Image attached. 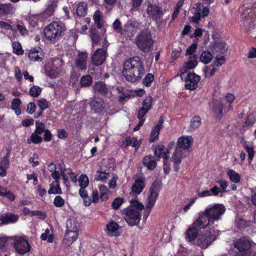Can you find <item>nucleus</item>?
Instances as JSON below:
<instances>
[{
    "mask_svg": "<svg viewBox=\"0 0 256 256\" xmlns=\"http://www.w3.org/2000/svg\"><path fill=\"white\" fill-rule=\"evenodd\" d=\"M225 210V207L222 204L209 205L204 211L198 214V218L196 220L195 224L200 228H206L214 222L220 220Z\"/></svg>",
    "mask_w": 256,
    "mask_h": 256,
    "instance_id": "obj_1",
    "label": "nucleus"
},
{
    "mask_svg": "<svg viewBox=\"0 0 256 256\" xmlns=\"http://www.w3.org/2000/svg\"><path fill=\"white\" fill-rule=\"evenodd\" d=\"M144 72L143 62L140 58L134 56L126 60L124 64L122 74L126 80L130 82L140 80Z\"/></svg>",
    "mask_w": 256,
    "mask_h": 256,
    "instance_id": "obj_2",
    "label": "nucleus"
},
{
    "mask_svg": "<svg viewBox=\"0 0 256 256\" xmlns=\"http://www.w3.org/2000/svg\"><path fill=\"white\" fill-rule=\"evenodd\" d=\"M161 186L162 182L158 180H156L152 184L150 188L149 194L146 200V209L144 210V219H146L150 212L151 209L154 206Z\"/></svg>",
    "mask_w": 256,
    "mask_h": 256,
    "instance_id": "obj_3",
    "label": "nucleus"
},
{
    "mask_svg": "<svg viewBox=\"0 0 256 256\" xmlns=\"http://www.w3.org/2000/svg\"><path fill=\"white\" fill-rule=\"evenodd\" d=\"M136 42L137 46L144 52H148L153 47L154 40L150 32L148 30L141 32L136 36Z\"/></svg>",
    "mask_w": 256,
    "mask_h": 256,
    "instance_id": "obj_4",
    "label": "nucleus"
},
{
    "mask_svg": "<svg viewBox=\"0 0 256 256\" xmlns=\"http://www.w3.org/2000/svg\"><path fill=\"white\" fill-rule=\"evenodd\" d=\"M134 206H132L127 208L125 212L124 220L130 226L137 224L140 219V211L144 208L142 204L136 202Z\"/></svg>",
    "mask_w": 256,
    "mask_h": 256,
    "instance_id": "obj_5",
    "label": "nucleus"
},
{
    "mask_svg": "<svg viewBox=\"0 0 256 256\" xmlns=\"http://www.w3.org/2000/svg\"><path fill=\"white\" fill-rule=\"evenodd\" d=\"M64 30L60 24L56 22H54L44 28V34L47 40L54 42L61 38Z\"/></svg>",
    "mask_w": 256,
    "mask_h": 256,
    "instance_id": "obj_6",
    "label": "nucleus"
},
{
    "mask_svg": "<svg viewBox=\"0 0 256 256\" xmlns=\"http://www.w3.org/2000/svg\"><path fill=\"white\" fill-rule=\"evenodd\" d=\"M234 246L238 250L237 256H254L255 252L250 250L251 243L246 238L243 237L234 241Z\"/></svg>",
    "mask_w": 256,
    "mask_h": 256,
    "instance_id": "obj_7",
    "label": "nucleus"
},
{
    "mask_svg": "<svg viewBox=\"0 0 256 256\" xmlns=\"http://www.w3.org/2000/svg\"><path fill=\"white\" fill-rule=\"evenodd\" d=\"M219 234L218 230H210L199 236L197 244L202 248H206L212 242L216 240Z\"/></svg>",
    "mask_w": 256,
    "mask_h": 256,
    "instance_id": "obj_8",
    "label": "nucleus"
},
{
    "mask_svg": "<svg viewBox=\"0 0 256 256\" xmlns=\"http://www.w3.org/2000/svg\"><path fill=\"white\" fill-rule=\"evenodd\" d=\"M180 78L185 82V88L188 90L196 89L200 80V77L194 73L184 72L181 74Z\"/></svg>",
    "mask_w": 256,
    "mask_h": 256,
    "instance_id": "obj_9",
    "label": "nucleus"
},
{
    "mask_svg": "<svg viewBox=\"0 0 256 256\" xmlns=\"http://www.w3.org/2000/svg\"><path fill=\"white\" fill-rule=\"evenodd\" d=\"M14 244L16 251L21 254H24L30 250L28 243L22 238H16L14 242Z\"/></svg>",
    "mask_w": 256,
    "mask_h": 256,
    "instance_id": "obj_10",
    "label": "nucleus"
},
{
    "mask_svg": "<svg viewBox=\"0 0 256 256\" xmlns=\"http://www.w3.org/2000/svg\"><path fill=\"white\" fill-rule=\"evenodd\" d=\"M147 13L148 16L156 22L160 20L164 14L161 8L153 4H150L148 6Z\"/></svg>",
    "mask_w": 256,
    "mask_h": 256,
    "instance_id": "obj_11",
    "label": "nucleus"
},
{
    "mask_svg": "<svg viewBox=\"0 0 256 256\" xmlns=\"http://www.w3.org/2000/svg\"><path fill=\"white\" fill-rule=\"evenodd\" d=\"M106 50L104 48H98L92 56V63L96 66L102 65L106 58Z\"/></svg>",
    "mask_w": 256,
    "mask_h": 256,
    "instance_id": "obj_12",
    "label": "nucleus"
},
{
    "mask_svg": "<svg viewBox=\"0 0 256 256\" xmlns=\"http://www.w3.org/2000/svg\"><path fill=\"white\" fill-rule=\"evenodd\" d=\"M91 110L94 113L102 112L105 107L104 102L103 100L98 98H94L89 102Z\"/></svg>",
    "mask_w": 256,
    "mask_h": 256,
    "instance_id": "obj_13",
    "label": "nucleus"
},
{
    "mask_svg": "<svg viewBox=\"0 0 256 256\" xmlns=\"http://www.w3.org/2000/svg\"><path fill=\"white\" fill-rule=\"evenodd\" d=\"M88 57V54L86 52L78 53L75 60V64L77 68L82 71L86 70Z\"/></svg>",
    "mask_w": 256,
    "mask_h": 256,
    "instance_id": "obj_14",
    "label": "nucleus"
},
{
    "mask_svg": "<svg viewBox=\"0 0 256 256\" xmlns=\"http://www.w3.org/2000/svg\"><path fill=\"white\" fill-rule=\"evenodd\" d=\"M196 220L194 222L186 232V238L189 242L194 240L198 236L199 232V229L205 228H200L195 224Z\"/></svg>",
    "mask_w": 256,
    "mask_h": 256,
    "instance_id": "obj_15",
    "label": "nucleus"
},
{
    "mask_svg": "<svg viewBox=\"0 0 256 256\" xmlns=\"http://www.w3.org/2000/svg\"><path fill=\"white\" fill-rule=\"evenodd\" d=\"M18 218L17 214L11 212L2 214L0 216V226L16 222Z\"/></svg>",
    "mask_w": 256,
    "mask_h": 256,
    "instance_id": "obj_16",
    "label": "nucleus"
},
{
    "mask_svg": "<svg viewBox=\"0 0 256 256\" xmlns=\"http://www.w3.org/2000/svg\"><path fill=\"white\" fill-rule=\"evenodd\" d=\"M145 187V178H136L132 186V190L136 194H140Z\"/></svg>",
    "mask_w": 256,
    "mask_h": 256,
    "instance_id": "obj_17",
    "label": "nucleus"
},
{
    "mask_svg": "<svg viewBox=\"0 0 256 256\" xmlns=\"http://www.w3.org/2000/svg\"><path fill=\"white\" fill-rule=\"evenodd\" d=\"M193 142V138L190 136H182L178 139V144L180 149L189 148Z\"/></svg>",
    "mask_w": 256,
    "mask_h": 256,
    "instance_id": "obj_18",
    "label": "nucleus"
},
{
    "mask_svg": "<svg viewBox=\"0 0 256 256\" xmlns=\"http://www.w3.org/2000/svg\"><path fill=\"white\" fill-rule=\"evenodd\" d=\"M164 118L161 116L157 123L156 125L152 128L150 138V142H154L158 138L160 130L162 128V124L164 123Z\"/></svg>",
    "mask_w": 256,
    "mask_h": 256,
    "instance_id": "obj_19",
    "label": "nucleus"
},
{
    "mask_svg": "<svg viewBox=\"0 0 256 256\" xmlns=\"http://www.w3.org/2000/svg\"><path fill=\"white\" fill-rule=\"evenodd\" d=\"M168 151L164 146L160 145L156 146L154 151V154L158 158H163L164 162L169 158Z\"/></svg>",
    "mask_w": 256,
    "mask_h": 256,
    "instance_id": "obj_20",
    "label": "nucleus"
},
{
    "mask_svg": "<svg viewBox=\"0 0 256 256\" xmlns=\"http://www.w3.org/2000/svg\"><path fill=\"white\" fill-rule=\"evenodd\" d=\"M95 93H98L104 96L106 95L108 92V88L103 82H96L93 87Z\"/></svg>",
    "mask_w": 256,
    "mask_h": 256,
    "instance_id": "obj_21",
    "label": "nucleus"
},
{
    "mask_svg": "<svg viewBox=\"0 0 256 256\" xmlns=\"http://www.w3.org/2000/svg\"><path fill=\"white\" fill-rule=\"evenodd\" d=\"M28 56L32 61L40 62L42 59V50L40 48H34L30 50Z\"/></svg>",
    "mask_w": 256,
    "mask_h": 256,
    "instance_id": "obj_22",
    "label": "nucleus"
},
{
    "mask_svg": "<svg viewBox=\"0 0 256 256\" xmlns=\"http://www.w3.org/2000/svg\"><path fill=\"white\" fill-rule=\"evenodd\" d=\"M124 34L128 36H132L136 32V28L132 21H128L122 28Z\"/></svg>",
    "mask_w": 256,
    "mask_h": 256,
    "instance_id": "obj_23",
    "label": "nucleus"
},
{
    "mask_svg": "<svg viewBox=\"0 0 256 256\" xmlns=\"http://www.w3.org/2000/svg\"><path fill=\"white\" fill-rule=\"evenodd\" d=\"M78 236V231H66L64 242L69 246L77 239Z\"/></svg>",
    "mask_w": 256,
    "mask_h": 256,
    "instance_id": "obj_24",
    "label": "nucleus"
},
{
    "mask_svg": "<svg viewBox=\"0 0 256 256\" xmlns=\"http://www.w3.org/2000/svg\"><path fill=\"white\" fill-rule=\"evenodd\" d=\"M15 10L16 8L11 4H0V16L12 14Z\"/></svg>",
    "mask_w": 256,
    "mask_h": 256,
    "instance_id": "obj_25",
    "label": "nucleus"
},
{
    "mask_svg": "<svg viewBox=\"0 0 256 256\" xmlns=\"http://www.w3.org/2000/svg\"><path fill=\"white\" fill-rule=\"evenodd\" d=\"M212 110L218 116H221L222 114L223 104L218 100L214 101L212 102Z\"/></svg>",
    "mask_w": 256,
    "mask_h": 256,
    "instance_id": "obj_26",
    "label": "nucleus"
},
{
    "mask_svg": "<svg viewBox=\"0 0 256 256\" xmlns=\"http://www.w3.org/2000/svg\"><path fill=\"white\" fill-rule=\"evenodd\" d=\"M93 19L97 28H101L104 26V21L102 18V12L99 10L95 11L93 16Z\"/></svg>",
    "mask_w": 256,
    "mask_h": 256,
    "instance_id": "obj_27",
    "label": "nucleus"
},
{
    "mask_svg": "<svg viewBox=\"0 0 256 256\" xmlns=\"http://www.w3.org/2000/svg\"><path fill=\"white\" fill-rule=\"evenodd\" d=\"M143 164L148 169L150 170H154L156 165V162L153 159L152 156H145L143 160Z\"/></svg>",
    "mask_w": 256,
    "mask_h": 256,
    "instance_id": "obj_28",
    "label": "nucleus"
},
{
    "mask_svg": "<svg viewBox=\"0 0 256 256\" xmlns=\"http://www.w3.org/2000/svg\"><path fill=\"white\" fill-rule=\"evenodd\" d=\"M66 231H78V224L74 218H70L66 222Z\"/></svg>",
    "mask_w": 256,
    "mask_h": 256,
    "instance_id": "obj_29",
    "label": "nucleus"
},
{
    "mask_svg": "<svg viewBox=\"0 0 256 256\" xmlns=\"http://www.w3.org/2000/svg\"><path fill=\"white\" fill-rule=\"evenodd\" d=\"M118 224L114 221H110L106 224V232L108 234L113 236L118 228Z\"/></svg>",
    "mask_w": 256,
    "mask_h": 256,
    "instance_id": "obj_30",
    "label": "nucleus"
},
{
    "mask_svg": "<svg viewBox=\"0 0 256 256\" xmlns=\"http://www.w3.org/2000/svg\"><path fill=\"white\" fill-rule=\"evenodd\" d=\"M201 124V119L198 116H194L190 121L189 130L193 132L198 128Z\"/></svg>",
    "mask_w": 256,
    "mask_h": 256,
    "instance_id": "obj_31",
    "label": "nucleus"
},
{
    "mask_svg": "<svg viewBox=\"0 0 256 256\" xmlns=\"http://www.w3.org/2000/svg\"><path fill=\"white\" fill-rule=\"evenodd\" d=\"M87 10V4L85 2H80L76 8L77 15L79 16H84L86 14Z\"/></svg>",
    "mask_w": 256,
    "mask_h": 256,
    "instance_id": "obj_32",
    "label": "nucleus"
},
{
    "mask_svg": "<svg viewBox=\"0 0 256 256\" xmlns=\"http://www.w3.org/2000/svg\"><path fill=\"white\" fill-rule=\"evenodd\" d=\"M21 103V100L18 98H15L12 101L11 108L14 110L15 114L17 116H19L21 114V110L19 108Z\"/></svg>",
    "mask_w": 256,
    "mask_h": 256,
    "instance_id": "obj_33",
    "label": "nucleus"
},
{
    "mask_svg": "<svg viewBox=\"0 0 256 256\" xmlns=\"http://www.w3.org/2000/svg\"><path fill=\"white\" fill-rule=\"evenodd\" d=\"M214 50L216 52L224 53L226 50V44L224 42H216L212 45Z\"/></svg>",
    "mask_w": 256,
    "mask_h": 256,
    "instance_id": "obj_34",
    "label": "nucleus"
},
{
    "mask_svg": "<svg viewBox=\"0 0 256 256\" xmlns=\"http://www.w3.org/2000/svg\"><path fill=\"white\" fill-rule=\"evenodd\" d=\"M227 174L230 180L234 183H238L240 180V175L232 170H230L227 172Z\"/></svg>",
    "mask_w": 256,
    "mask_h": 256,
    "instance_id": "obj_35",
    "label": "nucleus"
},
{
    "mask_svg": "<svg viewBox=\"0 0 256 256\" xmlns=\"http://www.w3.org/2000/svg\"><path fill=\"white\" fill-rule=\"evenodd\" d=\"M197 60L198 58L196 56H190L188 60L185 62L186 68L188 69L194 68L198 64Z\"/></svg>",
    "mask_w": 256,
    "mask_h": 256,
    "instance_id": "obj_36",
    "label": "nucleus"
},
{
    "mask_svg": "<svg viewBox=\"0 0 256 256\" xmlns=\"http://www.w3.org/2000/svg\"><path fill=\"white\" fill-rule=\"evenodd\" d=\"M212 54L208 51L202 52L200 56V60L204 64H208L212 59Z\"/></svg>",
    "mask_w": 256,
    "mask_h": 256,
    "instance_id": "obj_37",
    "label": "nucleus"
},
{
    "mask_svg": "<svg viewBox=\"0 0 256 256\" xmlns=\"http://www.w3.org/2000/svg\"><path fill=\"white\" fill-rule=\"evenodd\" d=\"M42 141V138L38 136V134L34 132L32 133L30 138L27 139V143L29 144L32 142L34 144H38Z\"/></svg>",
    "mask_w": 256,
    "mask_h": 256,
    "instance_id": "obj_38",
    "label": "nucleus"
},
{
    "mask_svg": "<svg viewBox=\"0 0 256 256\" xmlns=\"http://www.w3.org/2000/svg\"><path fill=\"white\" fill-rule=\"evenodd\" d=\"M90 33L93 45L97 44L100 40V36L98 30L96 28H92L90 30Z\"/></svg>",
    "mask_w": 256,
    "mask_h": 256,
    "instance_id": "obj_39",
    "label": "nucleus"
},
{
    "mask_svg": "<svg viewBox=\"0 0 256 256\" xmlns=\"http://www.w3.org/2000/svg\"><path fill=\"white\" fill-rule=\"evenodd\" d=\"M92 78L90 75H86L81 78L80 84L81 87H88L92 84Z\"/></svg>",
    "mask_w": 256,
    "mask_h": 256,
    "instance_id": "obj_40",
    "label": "nucleus"
},
{
    "mask_svg": "<svg viewBox=\"0 0 256 256\" xmlns=\"http://www.w3.org/2000/svg\"><path fill=\"white\" fill-rule=\"evenodd\" d=\"M44 72L46 76L51 78H56L58 75V72L56 69L49 66L45 68Z\"/></svg>",
    "mask_w": 256,
    "mask_h": 256,
    "instance_id": "obj_41",
    "label": "nucleus"
},
{
    "mask_svg": "<svg viewBox=\"0 0 256 256\" xmlns=\"http://www.w3.org/2000/svg\"><path fill=\"white\" fill-rule=\"evenodd\" d=\"M182 150L180 148L176 149L175 152L172 156V160L174 164H180L182 160Z\"/></svg>",
    "mask_w": 256,
    "mask_h": 256,
    "instance_id": "obj_42",
    "label": "nucleus"
},
{
    "mask_svg": "<svg viewBox=\"0 0 256 256\" xmlns=\"http://www.w3.org/2000/svg\"><path fill=\"white\" fill-rule=\"evenodd\" d=\"M196 8H192V10L194 12H196V11H200L202 9V14L204 16H207L210 12V10L208 8L204 7V6L200 3H198L196 4Z\"/></svg>",
    "mask_w": 256,
    "mask_h": 256,
    "instance_id": "obj_43",
    "label": "nucleus"
},
{
    "mask_svg": "<svg viewBox=\"0 0 256 256\" xmlns=\"http://www.w3.org/2000/svg\"><path fill=\"white\" fill-rule=\"evenodd\" d=\"M126 146H130L132 147L136 148H138L140 146V144L138 142L137 139L136 138H131L130 136H128L126 138Z\"/></svg>",
    "mask_w": 256,
    "mask_h": 256,
    "instance_id": "obj_44",
    "label": "nucleus"
},
{
    "mask_svg": "<svg viewBox=\"0 0 256 256\" xmlns=\"http://www.w3.org/2000/svg\"><path fill=\"white\" fill-rule=\"evenodd\" d=\"M48 193L51 194H62V191L60 186L54 185V183H52L50 184V189L48 190Z\"/></svg>",
    "mask_w": 256,
    "mask_h": 256,
    "instance_id": "obj_45",
    "label": "nucleus"
},
{
    "mask_svg": "<svg viewBox=\"0 0 256 256\" xmlns=\"http://www.w3.org/2000/svg\"><path fill=\"white\" fill-rule=\"evenodd\" d=\"M152 101L153 98L152 96H146L142 102V108L149 110L152 108Z\"/></svg>",
    "mask_w": 256,
    "mask_h": 256,
    "instance_id": "obj_46",
    "label": "nucleus"
},
{
    "mask_svg": "<svg viewBox=\"0 0 256 256\" xmlns=\"http://www.w3.org/2000/svg\"><path fill=\"white\" fill-rule=\"evenodd\" d=\"M13 48V52L18 54L22 55L24 54V50L22 49V47L20 42H15L12 43V44Z\"/></svg>",
    "mask_w": 256,
    "mask_h": 256,
    "instance_id": "obj_47",
    "label": "nucleus"
},
{
    "mask_svg": "<svg viewBox=\"0 0 256 256\" xmlns=\"http://www.w3.org/2000/svg\"><path fill=\"white\" fill-rule=\"evenodd\" d=\"M46 130L44 124L40 121H36V130L34 132L42 134Z\"/></svg>",
    "mask_w": 256,
    "mask_h": 256,
    "instance_id": "obj_48",
    "label": "nucleus"
},
{
    "mask_svg": "<svg viewBox=\"0 0 256 256\" xmlns=\"http://www.w3.org/2000/svg\"><path fill=\"white\" fill-rule=\"evenodd\" d=\"M78 182L80 188H85L88 184V178L86 174H82L78 179Z\"/></svg>",
    "mask_w": 256,
    "mask_h": 256,
    "instance_id": "obj_49",
    "label": "nucleus"
},
{
    "mask_svg": "<svg viewBox=\"0 0 256 256\" xmlns=\"http://www.w3.org/2000/svg\"><path fill=\"white\" fill-rule=\"evenodd\" d=\"M42 89L38 86H33L32 87L29 91L30 94L33 97L38 96L41 93Z\"/></svg>",
    "mask_w": 256,
    "mask_h": 256,
    "instance_id": "obj_50",
    "label": "nucleus"
},
{
    "mask_svg": "<svg viewBox=\"0 0 256 256\" xmlns=\"http://www.w3.org/2000/svg\"><path fill=\"white\" fill-rule=\"evenodd\" d=\"M244 148L248 154V159L249 160V164H250L254 155V146H249L246 145Z\"/></svg>",
    "mask_w": 256,
    "mask_h": 256,
    "instance_id": "obj_51",
    "label": "nucleus"
},
{
    "mask_svg": "<svg viewBox=\"0 0 256 256\" xmlns=\"http://www.w3.org/2000/svg\"><path fill=\"white\" fill-rule=\"evenodd\" d=\"M154 79V76L151 74H148L142 80L143 84L146 86H150L153 82Z\"/></svg>",
    "mask_w": 256,
    "mask_h": 256,
    "instance_id": "obj_52",
    "label": "nucleus"
},
{
    "mask_svg": "<svg viewBox=\"0 0 256 256\" xmlns=\"http://www.w3.org/2000/svg\"><path fill=\"white\" fill-rule=\"evenodd\" d=\"M124 202V199L118 198L114 199L112 202V206L114 210L118 209Z\"/></svg>",
    "mask_w": 256,
    "mask_h": 256,
    "instance_id": "obj_53",
    "label": "nucleus"
},
{
    "mask_svg": "<svg viewBox=\"0 0 256 256\" xmlns=\"http://www.w3.org/2000/svg\"><path fill=\"white\" fill-rule=\"evenodd\" d=\"M54 204L56 207L60 208L64 204V200L60 196H56L54 199Z\"/></svg>",
    "mask_w": 256,
    "mask_h": 256,
    "instance_id": "obj_54",
    "label": "nucleus"
},
{
    "mask_svg": "<svg viewBox=\"0 0 256 256\" xmlns=\"http://www.w3.org/2000/svg\"><path fill=\"white\" fill-rule=\"evenodd\" d=\"M114 29L118 32L124 34L122 28H121V23L119 20L116 19L112 24Z\"/></svg>",
    "mask_w": 256,
    "mask_h": 256,
    "instance_id": "obj_55",
    "label": "nucleus"
},
{
    "mask_svg": "<svg viewBox=\"0 0 256 256\" xmlns=\"http://www.w3.org/2000/svg\"><path fill=\"white\" fill-rule=\"evenodd\" d=\"M197 44H193L192 45H190L188 48H187L186 52V56H196L195 54H194V52H195L196 49L197 48Z\"/></svg>",
    "mask_w": 256,
    "mask_h": 256,
    "instance_id": "obj_56",
    "label": "nucleus"
},
{
    "mask_svg": "<svg viewBox=\"0 0 256 256\" xmlns=\"http://www.w3.org/2000/svg\"><path fill=\"white\" fill-rule=\"evenodd\" d=\"M37 103L42 110L46 109L48 106V102L44 98L38 100Z\"/></svg>",
    "mask_w": 256,
    "mask_h": 256,
    "instance_id": "obj_57",
    "label": "nucleus"
},
{
    "mask_svg": "<svg viewBox=\"0 0 256 256\" xmlns=\"http://www.w3.org/2000/svg\"><path fill=\"white\" fill-rule=\"evenodd\" d=\"M56 7V4L55 2H51L50 3L48 4L46 10V12H48V14L52 15L54 8Z\"/></svg>",
    "mask_w": 256,
    "mask_h": 256,
    "instance_id": "obj_58",
    "label": "nucleus"
},
{
    "mask_svg": "<svg viewBox=\"0 0 256 256\" xmlns=\"http://www.w3.org/2000/svg\"><path fill=\"white\" fill-rule=\"evenodd\" d=\"M250 226V222L243 219L240 220L237 223V226L238 228L242 230Z\"/></svg>",
    "mask_w": 256,
    "mask_h": 256,
    "instance_id": "obj_59",
    "label": "nucleus"
},
{
    "mask_svg": "<svg viewBox=\"0 0 256 256\" xmlns=\"http://www.w3.org/2000/svg\"><path fill=\"white\" fill-rule=\"evenodd\" d=\"M98 173H99L98 178H96V180H102L104 182L106 180L108 177L109 173L106 172H97Z\"/></svg>",
    "mask_w": 256,
    "mask_h": 256,
    "instance_id": "obj_60",
    "label": "nucleus"
},
{
    "mask_svg": "<svg viewBox=\"0 0 256 256\" xmlns=\"http://www.w3.org/2000/svg\"><path fill=\"white\" fill-rule=\"evenodd\" d=\"M226 58L224 56H222L220 57L216 56L215 59L214 61V64L215 66H221L225 62Z\"/></svg>",
    "mask_w": 256,
    "mask_h": 256,
    "instance_id": "obj_61",
    "label": "nucleus"
},
{
    "mask_svg": "<svg viewBox=\"0 0 256 256\" xmlns=\"http://www.w3.org/2000/svg\"><path fill=\"white\" fill-rule=\"evenodd\" d=\"M148 110L146 108H141L138 112L137 118L140 120H145L144 118H143L144 115L148 112Z\"/></svg>",
    "mask_w": 256,
    "mask_h": 256,
    "instance_id": "obj_62",
    "label": "nucleus"
},
{
    "mask_svg": "<svg viewBox=\"0 0 256 256\" xmlns=\"http://www.w3.org/2000/svg\"><path fill=\"white\" fill-rule=\"evenodd\" d=\"M36 106L34 103L29 102L27 106L26 112L29 114H32L36 110Z\"/></svg>",
    "mask_w": 256,
    "mask_h": 256,
    "instance_id": "obj_63",
    "label": "nucleus"
},
{
    "mask_svg": "<svg viewBox=\"0 0 256 256\" xmlns=\"http://www.w3.org/2000/svg\"><path fill=\"white\" fill-rule=\"evenodd\" d=\"M16 28L22 36H25L28 34V30L24 26L18 24L16 25Z\"/></svg>",
    "mask_w": 256,
    "mask_h": 256,
    "instance_id": "obj_64",
    "label": "nucleus"
}]
</instances>
